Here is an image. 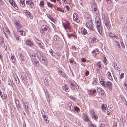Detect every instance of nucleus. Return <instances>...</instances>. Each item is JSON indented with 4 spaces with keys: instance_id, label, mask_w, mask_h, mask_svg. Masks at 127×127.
<instances>
[{
    "instance_id": "nucleus-18",
    "label": "nucleus",
    "mask_w": 127,
    "mask_h": 127,
    "mask_svg": "<svg viewBox=\"0 0 127 127\" xmlns=\"http://www.w3.org/2000/svg\"><path fill=\"white\" fill-rule=\"evenodd\" d=\"M100 83L104 87H107V82H106L104 80L100 81Z\"/></svg>"
},
{
    "instance_id": "nucleus-26",
    "label": "nucleus",
    "mask_w": 127,
    "mask_h": 127,
    "mask_svg": "<svg viewBox=\"0 0 127 127\" xmlns=\"http://www.w3.org/2000/svg\"><path fill=\"white\" fill-rule=\"evenodd\" d=\"M104 22L105 23V25L110 23L109 20L107 18H104Z\"/></svg>"
},
{
    "instance_id": "nucleus-57",
    "label": "nucleus",
    "mask_w": 127,
    "mask_h": 127,
    "mask_svg": "<svg viewBox=\"0 0 127 127\" xmlns=\"http://www.w3.org/2000/svg\"><path fill=\"white\" fill-rule=\"evenodd\" d=\"M15 80L17 83H19V80L18 77L15 78Z\"/></svg>"
},
{
    "instance_id": "nucleus-40",
    "label": "nucleus",
    "mask_w": 127,
    "mask_h": 127,
    "mask_svg": "<svg viewBox=\"0 0 127 127\" xmlns=\"http://www.w3.org/2000/svg\"><path fill=\"white\" fill-rule=\"evenodd\" d=\"M20 59L21 61H24V57L21 54H20Z\"/></svg>"
},
{
    "instance_id": "nucleus-5",
    "label": "nucleus",
    "mask_w": 127,
    "mask_h": 127,
    "mask_svg": "<svg viewBox=\"0 0 127 127\" xmlns=\"http://www.w3.org/2000/svg\"><path fill=\"white\" fill-rule=\"evenodd\" d=\"M30 55L34 66L36 67H38L40 64L39 61H38L37 59H36V58H33V55L31 56Z\"/></svg>"
},
{
    "instance_id": "nucleus-45",
    "label": "nucleus",
    "mask_w": 127,
    "mask_h": 127,
    "mask_svg": "<svg viewBox=\"0 0 127 127\" xmlns=\"http://www.w3.org/2000/svg\"><path fill=\"white\" fill-rule=\"evenodd\" d=\"M68 36L69 38H70V37L71 36H73L75 37L76 38H77V36L73 34H68Z\"/></svg>"
},
{
    "instance_id": "nucleus-34",
    "label": "nucleus",
    "mask_w": 127,
    "mask_h": 127,
    "mask_svg": "<svg viewBox=\"0 0 127 127\" xmlns=\"http://www.w3.org/2000/svg\"><path fill=\"white\" fill-rule=\"evenodd\" d=\"M4 41V39L3 37L1 36H0V44L2 45Z\"/></svg>"
},
{
    "instance_id": "nucleus-11",
    "label": "nucleus",
    "mask_w": 127,
    "mask_h": 127,
    "mask_svg": "<svg viewBox=\"0 0 127 127\" xmlns=\"http://www.w3.org/2000/svg\"><path fill=\"white\" fill-rule=\"evenodd\" d=\"M39 60L44 65H46V58L44 55H43L41 57V58H40V59Z\"/></svg>"
},
{
    "instance_id": "nucleus-24",
    "label": "nucleus",
    "mask_w": 127,
    "mask_h": 127,
    "mask_svg": "<svg viewBox=\"0 0 127 127\" xmlns=\"http://www.w3.org/2000/svg\"><path fill=\"white\" fill-rule=\"evenodd\" d=\"M106 75L107 78H108L109 80H113V79L111 75V74L110 72H108L107 73Z\"/></svg>"
},
{
    "instance_id": "nucleus-19",
    "label": "nucleus",
    "mask_w": 127,
    "mask_h": 127,
    "mask_svg": "<svg viewBox=\"0 0 127 127\" xmlns=\"http://www.w3.org/2000/svg\"><path fill=\"white\" fill-rule=\"evenodd\" d=\"M90 95H91L95 96L96 94V90H91L90 91Z\"/></svg>"
},
{
    "instance_id": "nucleus-60",
    "label": "nucleus",
    "mask_w": 127,
    "mask_h": 127,
    "mask_svg": "<svg viewBox=\"0 0 127 127\" xmlns=\"http://www.w3.org/2000/svg\"><path fill=\"white\" fill-rule=\"evenodd\" d=\"M70 98L72 100H73L76 101V98L73 96H70Z\"/></svg>"
},
{
    "instance_id": "nucleus-35",
    "label": "nucleus",
    "mask_w": 127,
    "mask_h": 127,
    "mask_svg": "<svg viewBox=\"0 0 127 127\" xmlns=\"http://www.w3.org/2000/svg\"><path fill=\"white\" fill-rule=\"evenodd\" d=\"M47 15V17L49 19H50L53 22H54L53 20H54L53 18L50 14H48Z\"/></svg>"
},
{
    "instance_id": "nucleus-48",
    "label": "nucleus",
    "mask_w": 127,
    "mask_h": 127,
    "mask_svg": "<svg viewBox=\"0 0 127 127\" xmlns=\"http://www.w3.org/2000/svg\"><path fill=\"white\" fill-rule=\"evenodd\" d=\"M44 91L45 92V95H46V96H48L49 95V93L48 92V91L46 89H44Z\"/></svg>"
},
{
    "instance_id": "nucleus-47",
    "label": "nucleus",
    "mask_w": 127,
    "mask_h": 127,
    "mask_svg": "<svg viewBox=\"0 0 127 127\" xmlns=\"http://www.w3.org/2000/svg\"><path fill=\"white\" fill-rule=\"evenodd\" d=\"M18 32H19V34L23 35V31L22 30H19V31H17Z\"/></svg>"
},
{
    "instance_id": "nucleus-62",
    "label": "nucleus",
    "mask_w": 127,
    "mask_h": 127,
    "mask_svg": "<svg viewBox=\"0 0 127 127\" xmlns=\"http://www.w3.org/2000/svg\"><path fill=\"white\" fill-rule=\"evenodd\" d=\"M106 1L107 4H110L112 2L111 0H106Z\"/></svg>"
},
{
    "instance_id": "nucleus-14",
    "label": "nucleus",
    "mask_w": 127,
    "mask_h": 127,
    "mask_svg": "<svg viewBox=\"0 0 127 127\" xmlns=\"http://www.w3.org/2000/svg\"><path fill=\"white\" fill-rule=\"evenodd\" d=\"M113 66H114L115 69L118 71H120V65L119 64H117L116 63L113 64Z\"/></svg>"
},
{
    "instance_id": "nucleus-58",
    "label": "nucleus",
    "mask_w": 127,
    "mask_h": 127,
    "mask_svg": "<svg viewBox=\"0 0 127 127\" xmlns=\"http://www.w3.org/2000/svg\"><path fill=\"white\" fill-rule=\"evenodd\" d=\"M109 33L110 37L112 38L114 35L111 32H109Z\"/></svg>"
},
{
    "instance_id": "nucleus-31",
    "label": "nucleus",
    "mask_w": 127,
    "mask_h": 127,
    "mask_svg": "<svg viewBox=\"0 0 127 127\" xmlns=\"http://www.w3.org/2000/svg\"><path fill=\"white\" fill-rule=\"evenodd\" d=\"M42 116L43 118L44 119H46L47 118L46 116V113H45L44 110H42L41 111Z\"/></svg>"
},
{
    "instance_id": "nucleus-32",
    "label": "nucleus",
    "mask_w": 127,
    "mask_h": 127,
    "mask_svg": "<svg viewBox=\"0 0 127 127\" xmlns=\"http://www.w3.org/2000/svg\"><path fill=\"white\" fill-rule=\"evenodd\" d=\"M68 105L69 106V108L72 111L74 112V108H73V106H72L71 103H68Z\"/></svg>"
},
{
    "instance_id": "nucleus-9",
    "label": "nucleus",
    "mask_w": 127,
    "mask_h": 127,
    "mask_svg": "<svg viewBox=\"0 0 127 127\" xmlns=\"http://www.w3.org/2000/svg\"><path fill=\"white\" fill-rule=\"evenodd\" d=\"M83 119L85 121L88 122V123L91 120L89 118L87 114L85 113L83 114Z\"/></svg>"
},
{
    "instance_id": "nucleus-49",
    "label": "nucleus",
    "mask_w": 127,
    "mask_h": 127,
    "mask_svg": "<svg viewBox=\"0 0 127 127\" xmlns=\"http://www.w3.org/2000/svg\"><path fill=\"white\" fill-rule=\"evenodd\" d=\"M93 11L95 12V13L97 15V14L98 13V11L97 10V9L96 7L94 8V11Z\"/></svg>"
},
{
    "instance_id": "nucleus-37",
    "label": "nucleus",
    "mask_w": 127,
    "mask_h": 127,
    "mask_svg": "<svg viewBox=\"0 0 127 127\" xmlns=\"http://www.w3.org/2000/svg\"><path fill=\"white\" fill-rule=\"evenodd\" d=\"M47 3L48 6L49 7H50L51 8H52L53 7V6L52 4L50 2L47 1Z\"/></svg>"
},
{
    "instance_id": "nucleus-28",
    "label": "nucleus",
    "mask_w": 127,
    "mask_h": 127,
    "mask_svg": "<svg viewBox=\"0 0 127 127\" xmlns=\"http://www.w3.org/2000/svg\"><path fill=\"white\" fill-rule=\"evenodd\" d=\"M101 106L102 110L104 111L106 109L107 105L105 104H102Z\"/></svg>"
},
{
    "instance_id": "nucleus-44",
    "label": "nucleus",
    "mask_w": 127,
    "mask_h": 127,
    "mask_svg": "<svg viewBox=\"0 0 127 127\" xmlns=\"http://www.w3.org/2000/svg\"><path fill=\"white\" fill-rule=\"evenodd\" d=\"M114 42L115 43V44L116 45L118 48H119L120 47V45L119 44V42L115 40L114 41Z\"/></svg>"
},
{
    "instance_id": "nucleus-15",
    "label": "nucleus",
    "mask_w": 127,
    "mask_h": 127,
    "mask_svg": "<svg viewBox=\"0 0 127 127\" xmlns=\"http://www.w3.org/2000/svg\"><path fill=\"white\" fill-rule=\"evenodd\" d=\"M26 44L30 47H32L33 43L30 40H26L25 42Z\"/></svg>"
},
{
    "instance_id": "nucleus-21",
    "label": "nucleus",
    "mask_w": 127,
    "mask_h": 127,
    "mask_svg": "<svg viewBox=\"0 0 127 127\" xmlns=\"http://www.w3.org/2000/svg\"><path fill=\"white\" fill-rule=\"evenodd\" d=\"M107 86L109 87V89L110 91H111L112 90V83L109 81H107Z\"/></svg>"
},
{
    "instance_id": "nucleus-10",
    "label": "nucleus",
    "mask_w": 127,
    "mask_h": 127,
    "mask_svg": "<svg viewBox=\"0 0 127 127\" xmlns=\"http://www.w3.org/2000/svg\"><path fill=\"white\" fill-rule=\"evenodd\" d=\"M78 17V15L77 13L75 12L73 14V20L77 23H79L80 22Z\"/></svg>"
},
{
    "instance_id": "nucleus-52",
    "label": "nucleus",
    "mask_w": 127,
    "mask_h": 127,
    "mask_svg": "<svg viewBox=\"0 0 127 127\" xmlns=\"http://www.w3.org/2000/svg\"><path fill=\"white\" fill-rule=\"evenodd\" d=\"M15 103L17 109L19 110V109L21 108L20 105L19 104H17V103L16 102H15Z\"/></svg>"
},
{
    "instance_id": "nucleus-29",
    "label": "nucleus",
    "mask_w": 127,
    "mask_h": 127,
    "mask_svg": "<svg viewBox=\"0 0 127 127\" xmlns=\"http://www.w3.org/2000/svg\"><path fill=\"white\" fill-rule=\"evenodd\" d=\"M88 125L90 127H96L95 125L93 124L91 121L88 123Z\"/></svg>"
},
{
    "instance_id": "nucleus-20",
    "label": "nucleus",
    "mask_w": 127,
    "mask_h": 127,
    "mask_svg": "<svg viewBox=\"0 0 127 127\" xmlns=\"http://www.w3.org/2000/svg\"><path fill=\"white\" fill-rule=\"evenodd\" d=\"M62 89L67 92H68L69 91V88L67 87V85L66 84L64 85V86L62 87Z\"/></svg>"
},
{
    "instance_id": "nucleus-1",
    "label": "nucleus",
    "mask_w": 127,
    "mask_h": 127,
    "mask_svg": "<svg viewBox=\"0 0 127 127\" xmlns=\"http://www.w3.org/2000/svg\"><path fill=\"white\" fill-rule=\"evenodd\" d=\"M41 32L44 35H46L47 34L49 33L50 31V28L47 25H43L41 27Z\"/></svg>"
},
{
    "instance_id": "nucleus-27",
    "label": "nucleus",
    "mask_w": 127,
    "mask_h": 127,
    "mask_svg": "<svg viewBox=\"0 0 127 127\" xmlns=\"http://www.w3.org/2000/svg\"><path fill=\"white\" fill-rule=\"evenodd\" d=\"M25 0H20V5L21 7H23L25 6Z\"/></svg>"
},
{
    "instance_id": "nucleus-6",
    "label": "nucleus",
    "mask_w": 127,
    "mask_h": 127,
    "mask_svg": "<svg viewBox=\"0 0 127 127\" xmlns=\"http://www.w3.org/2000/svg\"><path fill=\"white\" fill-rule=\"evenodd\" d=\"M26 3L28 5H29V6L33 10L35 8V4H34L32 0H27Z\"/></svg>"
},
{
    "instance_id": "nucleus-50",
    "label": "nucleus",
    "mask_w": 127,
    "mask_h": 127,
    "mask_svg": "<svg viewBox=\"0 0 127 127\" xmlns=\"http://www.w3.org/2000/svg\"><path fill=\"white\" fill-rule=\"evenodd\" d=\"M105 26L108 29L110 30L111 29V26L110 23L106 25Z\"/></svg>"
},
{
    "instance_id": "nucleus-42",
    "label": "nucleus",
    "mask_w": 127,
    "mask_h": 127,
    "mask_svg": "<svg viewBox=\"0 0 127 127\" xmlns=\"http://www.w3.org/2000/svg\"><path fill=\"white\" fill-rule=\"evenodd\" d=\"M97 80L96 78H94L93 79V84L94 85H96L97 84Z\"/></svg>"
},
{
    "instance_id": "nucleus-36",
    "label": "nucleus",
    "mask_w": 127,
    "mask_h": 127,
    "mask_svg": "<svg viewBox=\"0 0 127 127\" xmlns=\"http://www.w3.org/2000/svg\"><path fill=\"white\" fill-rule=\"evenodd\" d=\"M69 84L71 85V88L72 89H74V87L75 84H74L71 82H69Z\"/></svg>"
},
{
    "instance_id": "nucleus-23",
    "label": "nucleus",
    "mask_w": 127,
    "mask_h": 127,
    "mask_svg": "<svg viewBox=\"0 0 127 127\" xmlns=\"http://www.w3.org/2000/svg\"><path fill=\"white\" fill-rule=\"evenodd\" d=\"M59 75L62 76L63 77H65L66 76L65 73L62 70H60L58 72Z\"/></svg>"
},
{
    "instance_id": "nucleus-17",
    "label": "nucleus",
    "mask_w": 127,
    "mask_h": 127,
    "mask_svg": "<svg viewBox=\"0 0 127 127\" xmlns=\"http://www.w3.org/2000/svg\"><path fill=\"white\" fill-rule=\"evenodd\" d=\"M93 55L94 56H95L96 55L99 53V51L96 49H95L93 50L92 52Z\"/></svg>"
},
{
    "instance_id": "nucleus-2",
    "label": "nucleus",
    "mask_w": 127,
    "mask_h": 127,
    "mask_svg": "<svg viewBox=\"0 0 127 127\" xmlns=\"http://www.w3.org/2000/svg\"><path fill=\"white\" fill-rule=\"evenodd\" d=\"M95 22L96 25V28L99 33L100 34H101L102 33V29L101 26V21L100 19L98 18L97 20L96 19Z\"/></svg>"
},
{
    "instance_id": "nucleus-33",
    "label": "nucleus",
    "mask_w": 127,
    "mask_h": 127,
    "mask_svg": "<svg viewBox=\"0 0 127 127\" xmlns=\"http://www.w3.org/2000/svg\"><path fill=\"white\" fill-rule=\"evenodd\" d=\"M49 52L51 55L53 56H54L55 55V53L54 51L52 49H50L49 50Z\"/></svg>"
},
{
    "instance_id": "nucleus-51",
    "label": "nucleus",
    "mask_w": 127,
    "mask_h": 127,
    "mask_svg": "<svg viewBox=\"0 0 127 127\" xmlns=\"http://www.w3.org/2000/svg\"><path fill=\"white\" fill-rule=\"evenodd\" d=\"M57 10L63 13L64 12V11L61 8L58 7L57 8Z\"/></svg>"
},
{
    "instance_id": "nucleus-30",
    "label": "nucleus",
    "mask_w": 127,
    "mask_h": 127,
    "mask_svg": "<svg viewBox=\"0 0 127 127\" xmlns=\"http://www.w3.org/2000/svg\"><path fill=\"white\" fill-rule=\"evenodd\" d=\"M10 58L11 59V61L13 63H14L15 62V58L14 57L12 54H11V55L9 56Z\"/></svg>"
},
{
    "instance_id": "nucleus-55",
    "label": "nucleus",
    "mask_w": 127,
    "mask_h": 127,
    "mask_svg": "<svg viewBox=\"0 0 127 127\" xmlns=\"http://www.w3.org/2000/svg\"><path fill=\"white\" fill-rule=\"evenodd\" d=\"M124 74L123 73H121L119 76L120 79H122L124 77Z\"/></svg>"
},
{
    "instance_id": "nucleus-59",
    "label": "nucleus",
    "mask_w": 127,
    "mask_h": 127,
    "mask_svg": "<svg viewBox=\"0 0 127 127\" xmlns=\"http://www.w3.org/2000/svg\"><path fill=\"white\" fill-rule=\"evenodd\" d=\"M119 38L118 36H117L116 35H114L112 39H118Z\"/></svg>"
},
{
    "instance_id": "nucleus-43",
    "label": "nucleus",
    "mask_w": 127,
    "mask_h": 127,
    "mask_svg": "<svg viewBox=\"0 0 127 127\" xmlns=\"http://www.w3.org/2000/svg\"><path fill=\"white\" fill-rule=\"evenodd\" d=\"M127 82L126 81L123 85V87L126 90H127V84L126 83Z\"/></svg>"
},
{
    "instance_id": "nucleus-56",
    "label": "nucleus",
    "mask_w": 127,
    "mask_h": 127,
    "mask_svg": "<svg viewBox=\"0 0 127 127\" xmlns=\"http://www.w3.org/2000/svg\"><path fill=\"white\" fill-rule=\"evenodd\" d=\"M102 89L100 87L97 88V91L98 92H100L102 90Z\"/></svg>"
},
{
    "instance_id": "nucleus-7",
    "label": "nucleus",
    "mask_w": 127,
    "mask_h": 127,
    "mask_svg": "<svg viewBox=\"0 0 127 127\" xmlns=\"http://www.w3.org/2000/svg\"><path fill=\"white\" fill-rule=\"evenodd\" d=\"M24 13L26 15L27 17L31 19H33V16L32 14L29 11L27 10H24Z\"/></svg>"
},
{
    "instance_id": "nucleus-63",
    "label": "nucleus",
    "mask_w": 127,
    "mask_h": 127,
    "mask_svg": "<svg viewBox=\"0 0 127 127\" xmlns=\"http://www.w3.org/2000/svg\"><path fill=\"white\" fill-rule=\"evenodd\" d=\"M76 88V89H79V87L78 85L77 84H75V86L74 87V89Z\"/></svg>"
},
{
    "instance_id": "nucleus-38",
    "label": "nucleus",
    "mask_w": 127,
    "mask_h": 127,
    "mask_svg": "<svg viewBox=\"0 0 127 127\" xmlns=\"http://www.w3.org/2000/svg\"><path fill=\"white\" fill-rule=\"evenodd\" d=\"M91 116L93 119H94L95 120H96L98 118V116L95 115V113L93 115H92Z\"/></svg>"
},
{
    "instance_id": "nucleus-61",
    "label": "nucleus",
    "mask_w": 127,
    "mask_h": 127,
    "mask_svg": "<svg viewBox=\"0 0 127 127\" xmlns=\"http://www.w3.org/2000/svg\"><path fill=\"white\" fill-rule=\"evenodd\" d=\"M58 38L57 36V35H55L54 36V39L55 41H57L58 40Z\"/></svg>"
},
{
    "instance_id": "nucleus-3",
    "label": "nucleus",
    "mask_w": 127,
    "mask_h": 127,
    "mask_svg": "<svg viewBox=\"0 0 127 127\" xmlns=\"http://www.w3.org/2000/svg\"><path fill=\"white\" fill-rule=\"evenodd\" d=\"M86 26L90 30L94 31L95 29L93 25L92 20L91 19L89 20L86 24Z\"/></svg>"
},
{
    "instance_id": "nucleus-64",
    "label": "nucleus",
    "mask_w": 127,
    "mask_h": 127,
    "mask_svg": "<svg viewBox=\"0 0 127 127\" xmlns=\"http://www.w3.org/2000/svg\"><path fill=\"white\" fill-rule=\"evenodd\" d=\"M89 71L88 70H87L86 72L85 73V75L86 76H87L89 74Z\"/></svg>"
},
{
    "instance_id": "nucleus-54",
    "label": "nucleus",
    "mask_w": 127,
    "mask_h": 127,
    "mask_svg": "<svg viewBox=\"0 0 127 127\" xmlns=\"http://www.w3.org/2000/svg\"><path fill=\"white\" fill-rule=\"evenodd\" d=\"M44 2L43 1H41L40 3V6L41 7H43L44 6Z\"/></svg>"
},
{
    "instance_id": "nucleus-16",
    "label": "nucleus",
    "mask_w": 127,
    "mask_h": 127,
    "mask_svg": "<svg viewBox=\"0 0 127 127\" xmlns=\"http://www.w3.org/2000/svg\"><path fill=\"white\" fill-rule=\"evenodd\" d=\"M37 54V57L38 59H40L41 57L43 55L41 52L40 51H38L36 53Z\"/></svg>"
},
{
    "instance_id": "nucleus-41",
    "label": "nucleus",
    "mask_w": 127,
    "mask_h": 127,
    "mask_svg": "<svg viewBox=\"0 0 127 127\" xmlns=\"http://www.w3.org/2000/svg\"><path fill=\"white\" fill-rule=\"evenodd\" d=\"M95 113L94 110L93 109H91L90 110V114L91 116L92 115H93Z\"/></svg>"
},
{
    "instance_id": "nucleus-53",
    "label": "nucleus",
    "mask_w": 127,
    "mask_h": 127,
    "mask_svg": "<svg viewBox=\"0 0 127 127\" xmlns=\"http://www.w3.org/2000/svg\"><path fill=\"white\" fill-rule=\"evenodd\" d=\"M14 36L15 38L18 41L19 40V36L17 35L15 33H14Z\"/></svg>"
},
{
    "instance_id": "nucleus-4",
    "label": "nucleus",
    "mask_w": 127,
    "mask_h": 127,
    "mask_svg": "<svg viewBox=\"0 0 127 127\" xmlns=\"http://www.w3.org/2000/svg\"><path fill=\"white\" fill-rule=\"evenodd\" d=\"M14 24L16 28L17 31L21 30L23 28V26L20 24V21L18 20H15L14 22Z\"/></svg>"
},
{
    "instance_id": "nucleus-13",
    "label": "nucleus",
    "mask_w": 127,
    "mask_h": 127,
    "mask_svg": "<svg viewBox=\"0 0 127 127\" xmlns=\"http://www.w3.org/2000/svg\"><path fill=\"white\" fill-rule=\"evenodd\" d=\"M96 65L98 67L99 69H101L103 67V65L102 64L100 61L98 62L96 64Z\"/></svg>"
},
{
    "instance_id": "nucleus-12",
    "label": "nucleus",
    "mask_w": 127,
    "mask_h": 127,
    "mask_svg": "<svg viewBox=\"0 0 127 127\" xmlns=\"http://www.w3.org/2000/svg\"><path fill=\"white\" fill-rule=\"evenodd\" d=\"M9 2L11 5L16 9L17 10L18 9V7L14 1L12 0H9Z\"/></svg>"
},
{
    "instance_id": "nucleus-46",
    "label": "nucleus",
    "mask_w": 127,
    "mask_h": 127,
    "mask_svg": "<svg viewBox=\"0 0 127 127\" xmlns=\"http://www.w3.org/2000/svg\"><path fill=\"white\" fill-rule=\"evenodd\" d=\"M74 109L75 111L77 112H78L80 110L79 108L76 106H74Z\"/></svg>"
},
{
    "instance_id": "nucleus-8",
    "label": "nucleus",
    "mask_w": 127,
    "mask_h": 127,
    "mask_svg": "<svg viewBox=\"0 0 127 127\" xmlns=\"http://www.w3.org/2000/svg\"><path fill=\"white\" fill-rule=\"evenodd\" d=\"M63 25L65 29L70 30V23L67 21L65 23H63Z\"/></svg>"
},
{
    "instance_id": "nucleus-25",
    "label": "nucleus",
    "mask_w": 127,
    "mask_h": 127,
    "mask_svg": "<svg viewBox=\"0 0 127 127\" xmlns=\"http://www.w3.org/2000/svg\"><path fill=\"white\" fill-rule=\"evenodd\" d=\"M23 106L25 107L26 112H28L29 111L28 110V105H26V103H25L24 101H23Z\"/></svg>"
},
{
    "instance_id": "nucleus-39",
    "label": "nucleus",
    "mask_w": 127,
    "mask_h": 127,
    "mask_svg": "<svg viewBox=\"0 0 127 127\" xmlns=\"http://www.w3.org/2000/svg\"><path fill=\"white\" fill-rule=\"evenodd\" d=\"M91 41L92 42H93V43L97 41V39L95 38V37H94L92 39H91Z\"/></svg>"
},
{
    "instance_id": "nucleus-22",
    "label": "nucleus",
    "mask_w": 127,
    "mask_h": 127,
    "mask_svg": "<svg viewBox=\"0 0 127 127\" xmlns=\"http://www.w3.org/2000/svg\"><path fill=\"white\" fill-rule=\"evenodd\" d=\"M81 33L83 35H86L87 34L88 32L87 30L84 28H82L81 29Z\"/></svg>"
}]
</instances>
